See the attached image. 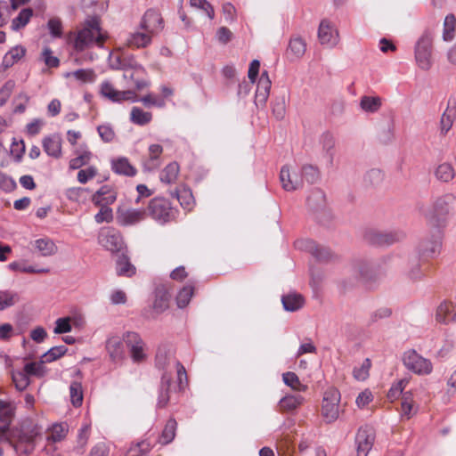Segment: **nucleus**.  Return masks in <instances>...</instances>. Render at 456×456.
Listing matches in <instances>:
<instances>
[{"label": "nucleus", "mask_w": 456, "mask_h": 456, "mask_svg": "<svg viewBox=\"0 0 456 456\" xmlns=\"http://www.w3.org/2000/svg\"><path fill=\"white\" fill-rule=\"evenodd\" d=\"M104 39L98 19L93 18L87 20L86 26L77 32L74 40V48L82 52L94 44L102 45Z\"/></svg>", "instance_id": "nucleus-1"}, {"label": "nucleus", "mask_w": 456, "mask_h": 456, "mask_svg": "<svg viewBox=\"0 0 456 456\" xmlns=\"http://www.w3.org/2000/svg\"><path fill=\"white\" fill-rule=\"evenodd\" d=\"M455 203L456 196L452 193H446L436 198L428 218L437 226L444 225Z\"/></svg>", "instance_id": "nucleus-2"}, {"label": "nucleus", "mask_w": 456, "mask_h": 456, "mask_svg": "<svg viewBox=\"0 0 456 456\" xmlns=\"http://www.w3.org/2000/svg\"><path fill=\"white\" fill-rule=\"evenodd\" d=\"M433 36L425 31L418 39L414 48L415 60L419 69L428 70L432 66Z\"/></svg>", "instance_id": "nucleus-3"}, {"label": "nucleus", "mask_w": 456, "mask_h": 456, "mask_svg": "<svg viewBox=\"0 0 456 456\" xmlns=\"http://www.w3.org/2000/svg\"><path fill=\"white\" fill-rule=\"evenodd\" d=\"M340 392L335 387H329L323 395L322 416L326 423H333L339 417Z\"/></svg>", "instance_id": "nucleus-4"}, {"label": "nucleus", "mask_w": 456, "mask_h": 456, "mask_svg": "<svg viewBox=\"0 0 456 456\" xmlns=\"http://www.w3.org/2000/svg\"><path fill=\"white\" fill-rule=\"evenodd\" d=\"M149 215L159 224H166L175 217V210L171 203L162 197L151 199L148 205Z\"/></svg>", "instance_id": "nucleus-5"}, {"label": "nucleus", "mask_w": 456, "mask_h": 456, "mask_svg": "<svg viewBox=\"0 0 456 456\" xmlns=\"http://www.w3.org/2000/svg\"><path fill=\"white\" fill-rule=\"evenodd\" d=\"M403 362L406 369L418 375H428L433 370L432 362L414 349L403 353Z\"/></svg>", "instance_id": "nucleus-6"}, {"label": "nucleus", "mask_w": 456, "mask_h": 456, "mask_svg": "<svg viewBox=\"0 0 456 456\" xmlns=\"http://www.w3.org/2000/svg\"><path fill=\"white\" fill-rule=\"evenodd\" d=\"M123 339L134 362L139 363L146 360V345L138 333L127 331L124 333Z\"/></svg>", "instance_id": "nucleus-7"}, {"label": "nucleus", "mask_w": 456, "mask_h": 456, "mask_svg": "<svg viewBox=\"0 0 456 456\" xmlns=\"http://www.w3.org/2000/svg\"><path fill=\"white\" fill-rule=\"evenodd\" d=\"M42 432V428L32 421H25L21 425L19 442L16 450H20L23 445L26 446L24 452L29 454L34 450V440Z\"/></svg>", "instance_id": "nucleus-8"}, {"label": "nucleus", "mask_w": 456, "mask_h": 456, "mask_svg": "<svg viewBox=\"0 0 456 456\" xmlns=\"http://www.w3.org/2000/svg\"><path fill=\"white\" fill-rule=\"evenodd\" d=\"M442 248V232L436 230L435 233L421 240L418 246V252L424 259L438 256Z\"/></svg>", "instance_id": "nucleus-9"}, {"label": "nucleus", "mask_w": 456, "mask_h": 456, "mask_svg": "<svg viewBox=\"0 0 456 456\" xmlns=\"http://www.w3.org/2000/svg\"><path fill=\"white\" fill-rule=\"evenodd\" d=\"M317 37L320 44L327 48H334L339 42L338 31L328 19L321 20Z\"/></svg>", "instance_id": "nucleus-10"}, {"label": "nucleus", "mask_w": 456, "mask_h": 456, "mask_svg": "<svg viewBox=\"0 0 456 456\" xmlns=\"http://www.w3.org/2000/svg\"><path fill=\"white\" fill-rule=\"evenodd\" d=\"M139 26L142 30H146L155 37L163 30L164 20L157 10L149 9L142 15Z\"/></svg>", "instance_id": "nucleus-11"}, {"label": "nucleus", "mask_w": 456, "mask_h": 456, "mask_svg": "<svg viewBox=\"0 0 456 456\" xmlns=\"http://www.w3.org/2000/svg\"><path fill=\"white\" fill-rule=\"evenodd\" d=\"M375 441V432L371 427H361L355 436L357 456H368Z\"/></svg>", "instance_id": "nucleus-12"}, {"label": "nucleus", "mask_w": 456, "mask_h": 456, "mask_svg": "<svg viewBox=\"0 0 456 456\" xmlns=\"http://www.w3.org/2000/svg\"><path fill=\"white\" fill-rule=\"evenodd\" d=\"M295 247L300 250L309 252L318 261H327L332 256L331 251L328 248L317 245L314 240L309 239L296 240Z\"/></svg>", "instance_id": "nucleus-13"}, {"label": "nucleus", "mask_w": 456, "mask_h": 456, "mask_svg": "<svg viewBox=\"0 0 456 456\" xmlns=\"http://www.w3.org/2000/svg\"><path fill=\"white\" fill-rule=\"evenodd\" d=\"M101 94L113 102H121L122 101L137 102V95L133 91H118L108 81L102 84Z\"/></svg>", "instance_id": "nucleus-14"}, {"label": "nucleus", "mask_w": 456, "mask_h": 456, "mask_svg": "<svg viewBox=\"0 0 456 456\" xmlns=\"http://www.w3.org/2000/svg\"><path fill=\"white\" fill-rule=\"evenodd\" d=\"M405 237L403 231L373 232L369 234V240L378 246H390Z\"/></svg>", "instance_id": "nucleus-15"}, {"label": "nucleus", "mask_w": 456, "mask_h": 456, "mask_svg": "<svg viewBox=\"0 0 456 456\" xmlns=\"http://www.w3.org/2000/svg\"><path fill=\"white\" fill-rule=\"evenodd\" d=\"M145 218L143 208H119L118 210V223L124 226L134 225Z\"/></svg>", "instance_id": "nucleus-16"}, {"label": "nucleus", "mask_w": 456, "mask_h": 456, "mask_svg": "<svg viewBox=\"0 0 456 456\" xmlns=\"http://www.w3.org/2000/svg\"><path fill=\"white\" fill-rule=\"evenodd\" d=\"M153 37L146 30H142L138 25L134 31L127 35L126 44L131 48H146L151 44Z\"/></svg>", "instance_id": "nucleus-17"}, {"label": "nucleus", "mask_w": 456, "mask_h": 456, "mask_svg": "<svg viewBox=\"0 0 456 456\" xmlns=\"http://www.w3.org/2000/svg\"><path fill=\"white\" fill-rule=\"evenodd\" d=\"M99 242L106 249L115 252L118 251L122 246V237L120 233L113 229H108L102 232L99 235Z\"/></svg>", "instance_id": "nucleus-18"}, {"label": "nucleus", "mask_w": 456, "mask_h": 456, "mask_svg": "<svg viewBox=\"0 0 456 456\" xmlns=\"http://www.w3.org/2000/svg\"><path fill=\"white\" fill-rule=\"evenodd\" d=\"M123 337L110 336L106 340V350L112 362H119L124 358Z\"/></svg>", "instance_id": "nucleus-19"}, {"label": "nucleus", "mask_w": 456, "mask_h": 456, "mask_svg": "<svg viewBox=\"0 0 456 456\" xmlns=\"http://www.w3.org/2000/svg\"><path fill=\"white\" fill-rule=\"evenodd\" d=\"M117 200V192L109 185L102 186L92 197L95 206H107L113 204Z\"/></svg>", "instance_id": "nucleus-20"}, {"label": "nucleus", "mask_w": 456, "mask_h": 456, "mask_svg": "<svg viewBox=\"0 0 456 456\" xmlns=\"http://www.w3.org/2000/svg\"><path fill=\"white\" fill-rule=\"evenodd\" d=\"M306 205L309 210L314 213L326 211V197L320 189H314L306 199Z\"/></svg>", "instance_id": "nucleus-21"}, {"label": "nucleus", "mask_w": 456, "mask_h": 456, "mask_svg": "<svg viewBox=\"0 0 456 456\" xmlns=\"http://www.w3.org/2000/svg\"><path fill=\"white\" fill-rule=\"evenodd\" d=\"M280 179L282 187L286 191H294L302 185V179L294 172H291L288 167H283L280 173Z\"/></svg>", "instance_id": "nucleus-22"}, {"label": "nucleus", "mask_w": 456, "mask_h": 456, "mask_svg": "<svg viewBox=\"0 0 456 456\" xmlns=\"http://www.w3.org/2000/svg\"><path fill=\"white\" fill-rule=\"evenodd\" d=\"M305 403V397L300 394H286L280 399L278 406L280 411H293Z\"/></svg>", "instance_id": "nucleus-23"}, {"label": "nucleus", "mask_w": 456, "mask_h": 456, "mask_svg": "<svg viewBox=\"0 0 456 456\" xmlns=\"http://www.w3.org/2000/svg\"><path fill=\"white\" fill-rule=\"evenodd\" d=\"M353 272L356 274L357 281L367 282L372 279L373 270L370 264L364 260H357L353 265Z\"/></svg>", "instance_id": "nucleus-24"}, {"label": "nucleus", "mask_w": 456, "mask_h": 456, "mask_svg": "<svg viewBox=\"0 0 456 456\" xmlns=\"http://www.w3.org/2000/svg\"><path fill=\"white\" fill-rule=\"evenodd\" d=\"M281 303L284 310L288 312H296L303 307L305 300L300 294L290 292L282 296Z\"/></svg>", "instance_id": "nucleus-25"}, {"label": "nucleus", "mask_w": 456, "mask_h": 456, "mask_svg": "<svg viewBox=\"0 0 456 456\" xmlns=\"http://www.w3.org/2000/svg\"><path fill=\"white\" fill-rule=\"evenodd\" d=\"M306 43L300 37H291L289 43L287 53L292 60L300 59L305 53Z\"/></svg>", "instance_id": "nucleus-26"}, {"label": "nucleus", "mask_w": 456, "mask_h": 456, "mask_svg": "<svg viewBox=\"0 0 456 456\" xmlns=\"http://www.w3.org/2000/svg\"><path fill=\"white\" fill-rule=\"evenodd\" d=\"M136 268L131 264L129 257L121 254L116 261V273L118 276L132 277L135 274Z\"/></svg>", "instance_id": "nucleus-27"}, {"label": "nucleus", "mask_w": 456, "mask_h": 456, "mask_svg": "<svg viewBox=\"0 0 456 456\" xmlns=\"http://www.w3.org/2000/svg\"><path fill=\"white\" fill-rule=\"evenodd\" d=\"M44 151L53 158H60L61 155V139L58 135L45 137L43 140Z\"/></svg>", "instance_id": "nucleus-28"}, {"label": "nucleus", "mask_w": 456, "mask_h": 456, "mask_svg": "<svg viewBox=\"0 0 456 456\" xmlns=\"http://www.w3.org/2000/svg\"><path fill=\"white\" fill-rule=\"evenodd\" d=\"M248 76L249 81L248 82V81L244 80L241 83H240V85H239L238 96L240 98L245 97L248 94V93L250 92V90L256 81V59L253 60L250 62Z\"/></svg>", "instance_id": "nucleus-29"}, {"label": "nucleus", "mask_w": 456, "mask_h": 456, "mask_svg": "<svg viewBox=\"0 0 456 456\" xmlns=\"http://www.w3.org/2000/svg\"><path fill=\"white\" fill-rule=\"evenodd\" d=\"M382 105V100L379 96L363 95L360 99V108L366 113L377 112Z\"/></svg>", "instance_id": "nucleus-30"}, {"label": "nucleus", "mask_w": 456, "mask_h": 456, "mask_svg": "<svg viewBox=\"0 0 456 456\" xmlns=\"http://www.w3.org/2000/svg\"><path fill=\"white\" fill-rule=\"evenodd\" d=\"M179 172L180 167L178 163L171 162L161 171L159 175L160 181L167 184L174 183L178 178Z\"/></svg>", "instance_id": "nucleus-31"}, {"label": "nucleus", "mask_w": 456, "mask_h": 456, "mask_svg": "<svg viewBox=\"0 0 456 456\" xmlns=\"http://www.w3.org/2000/svg\"><path fill=\"white\" fill-rule=\"evenodd\" d=\"M112 169L115 173L127 176H134L136 174L135 168L126 158H119L112 160Z\"/></svg>", "instance_id": "nucleus-32"}, {"label": "nucleus", "mask_w": 456, "mask_h": 456, "mask_svg": "<svg viewBox=\"0 0 456 456\" xmlns=\"http://www.w3.org/2000/svg\"><path fill=\"white\" fill-rule=\"evenodd\" d=\"M16 412V404L12 401L0 400V422L12 423Z\"/></svg>", "instance_id": "nucleus-33"}, {"label": "nucleus", "mask_w": 456, "mask_h": 456, "mask_svg": "<svg viewBox=\"0 0 456 456\" xmlns=\"http://www.w3.org/2000/svg\"><path fill=\"white\" fill-rule=\"evenodd\" d=\"M272 81L267 71H263L258 77V101L265 102L268 99Z\"/></svg>", "instance_id": "nucleus-34"}, {"label": "nucleus", "mask_w": 456, "mask_h": 456, "mask_svg": "<svg viewBox=\"0 0 456 456\" xmlns=\"http://www.w3.org/2000/svg\"><path fill=\"white\" fill-rule=\"evenodd\" d=\"M415 413L416 411L413 409L412 394L411 392H405L402 398L401 419H410Z\"/></svg>", "instance_id": "nucleus-35"}, {"label": "nucleus", "mask_w": 456, "mask_h": 456, "mask_svg": "<svg viewBox=\"0 0 456 456\" xmlns=\"http://www.w3.org/2000/svg\"><path fill=\"white\" fill-rule=\"evenodd\" d=\"M452 308H454V305L452 303L446 301L442 302L436 309V321L444 324L452 322V320L450 319L452 314L453 313Z\"/></svg>", "instance_id": "nucleus-36"}, {"label": "nucleus", "mask_w": 456, "mask_h": 456, "mask_svg": "<svg viewBox=\"0 0 456 456\" xmlns=\"http://www.w3.org/2000/svg\"><path fill=\"white\" fill-rule=\"evenodd\" d=\"M19 301V293L13 290H0V311L15 305Z\"/></svg>", "instance_id": "nucleus-37"}, {"label": "nucleus", "mask_w": 456, "mask_h": 456, "mask_svg": "<svg viewBox=\"0 0 456 456\" xmlns=\"http://www.w3.org/2000/svg\"><path fill=\"white\" fill-rule=\"evenodd\" d=\"M180 202L183 208L191 209L193 206V195L191 191L188 188L176 189L171 193Z\"/></svg>", "instance_id": "nucleus-38"}, {"label": "nucleus", "mask_w": 456, "mask_h": 456, "mask_svg": "<svg viewBox=\"0 0 456 456\" xmlns=\"http://www.w3.org/2000/svg\"><path fill=\"white\" fill-rule=\"evenodd\" d=\"M35 247L44 256H53L57 252L58 249L55 243L48 238L37 240L35 241Z\"/></svg>", "instance_id": "nucleus-39"}, {"label": "nucleus", "mask_w": 456, "mask_h": 456, "mask_svg": "<svg viewBox=\"0 0 456 456\" xmlns=\"http://www.w3.org/2000/svg\"><path fill=\"white\" fill-rule=\"evenodd\" d=\"M320 142L325 152L328 161L332 164L334 159L335 138L330 133H324L321 136Z\"/></svg>", "instance_id": "nucleus-40"}, {"label": "nucleus", "mask_w": 456, "mask_h": 456, "mask_svg": "<svg viewBox=\"0 0 456 456\" xmlns=\"http://www.w3.org/2000/svg\"><path fill=\"white\" fill-rule=\"evenodd\" d=\"M177 428V423L175 419H169L161 433L159 437V443L163 445L168 444L171 443L175 436V431Z\"/></svg>", "instance_id": "nucleus-41"}, {"label": "nucleus", "mask_w": 456, "mask_h": 456, "mask_svg": "<svg viewBox=\"0 0 456 456\" xmlns=\"http://www.w3.org/2000/svg\"><path fill=\"white\" fill-rule=\"evenodd\" d=\"M90 436V426L84 425L78 431L77 437V445L74 447L73 451L78 454L82 455L85 452V448L87 444Z\"/></svg>", "instance_id": "nucleus-42"}, {"label": "nucleus", "mask_w": 456, "mask_h": 456, "mask_svg": "<svg viewBox=\"0 0 456 456\" xmlns=\"http://www.w3.org/2000/svg\"><path fill=\"white\" fill-rule=\"evenodd\" d=\"M152 119V115L151 112L144 111L139 107H133L130 113V120L132 123L144 126L150 123Z\"/></svg>", "instance_id": "nucleus-43"}, {"label": "nucleus", "mask_w": 456, "mask_h": 456, "mask_svg": "<svg viewBox=\"0 0 456 456\" xmlns=\"http://www.w3.org/2000/svg\"><path fill=\"white\" fill-rule=\"evenodd\" d=\"M26 50L22 46L12 47L4 57L3 65L4 68L12 67L15 62L25 55Z\"/></svg>", "instance_id": "nucleus-44"}, {"label": "nucleus", "mask_w": 456, "mask_h": 456, "mask_svg": "<svg viewBox=\"0 0 456 456\" xmlns=\"http://www.w3.org/2000/svg\"><path fill=\"white\" fill-rule=\"evenodd\" d=\"M282 380L284 384L294 391L305 392L307 389V386L300 382L297 375L292 371H288L282 374Z\"/></svg>", "instance_id": "nucleus-45"}, {"label": "nucleus", "mask_w": 456, "mask_h": 456, "mask_svg": "<svg viewBox=\"0 0 456 456\" xmlns=\"http://www.w3.org/2000/svg\"><path fill=\"white\" fill-rule=\"evenodd\" d=\"M435 175L439 181L448 183L454 178L455 171L451 164L443 163L436 167Z\"/></svg>", "instance_id": "nucleus-46"}, {"label": "nucleus", "mask_w": 456, "mask_h": 456, "mask_svg": "<svg viewBox=\"0 0 456 456\" xmlns=\"http://www.w3.org/2000/svg\"><path fill=\"white\" fill-rule=\"evenodd\" d=\"M70 402L74 407H80L83 403V387L82 384L78 381L71 382L69 386Z\"/></svg>", "instance_id": "nucleus-47"}, {"label": "nucleus", "mask_w": 456, "mask_h": 456, "mask_svg": "<svg viewBox=\"0 0 456 456\" xmlns=\"http://www.w3.org/2000/svg\"><path fill=\"white\" fill-rule=\"evenodd\" d=\"M456 28V18L453 14L450 13L445 16L444 21L443 39L450 42L454 38Z\"/></svg>", "instance_id": "nucleus-48"}, {"label": "nucleus", "mask_w": 456, "mask_h": 456, "mask_svg": "<svg viewBox=\"0 0 456 456\" xmlns=\"http://www.w3.org/2000/svg\"><path fill=\"white\" fill-rule=\"evenodd\" d=\"M194 293V288L191 285L184 286L177 294L176 303L179 308L188 305Z\"/></svg>", "instance_id": "nucleus-49"}, {"label": "nucleus", "mask_w": 456, "mask_h": 456, "mask_svg": "<svg viewBox=\"0 0 456 456\" xmlns=\"http://www.w3.org/2000/svg\"><path fill=\"white\" fill-rule=\"evenodd\" d=\"M68 433V427L65 424H54L53 425L50 435L47 437L48 441L53 443L61 442L63 440Z\"/></svg>", "instance_id": "nucleus-50"}, {"label": "nucleus", "mask_w": 456, "mask_h": 456, "mask_svg": "<svg viewBox=\"0 0 456 456\" xmlns=\"http://www.w3.org/2000/svg\"><path fill=\"white\" fill-rule=\"evenodd\" d=\"M33 12L30 8H26L21 10L19 15L12 20V28L13 30H18L20 28H23L29 21Z\"/></svg>", "instance_id": "nucleus-51"}, {"label": "nucleus", "mask_w": 456, "mask_h": 456, "mask_svg": "<svg viewBox=\"0 0 456 456\" xmlns=\"http://www.w3.org/2000/svg\"><path fill=\"white\" fill-rule=\"evenodd\" d=\"M169 387H170V379L167 378L165 375L162 377L160 392L158 398V406L163 408L167 406L169 402Z\"/></svg>", "instance_id": "nucleus-52"}, {"label": "nucleus", "mask_w": 456, "mask_h": 456, "mask_svg": "<svg viewBox=\"0 0 456 456\" xmlns=\"http://www.w3.org/2000/svg\"><path fill=\"white\" fill-rule=\"evenodd\" d=\"M371 362L366 358L360 366H355L353 370V376L356 380L363 381L369 377Z\"/></svg>", "instance_id": "nucleus-53"}, {"label": "nucleus", "mask_w": 456, "mask_h": 456, "mask_svg": "<svg viewBox=\"0 0 456 456\" xmlns=\"http://www.w3.org/2000/svg\"><path fill=\"white\" fill-rule=\"evenodd\" d=\"M68 348L65 346H57L50 348L42 356L43 362H53L66 354Z\"/></svg>", "instance_id": "nucleus-54"}, {"label": "nucleus", "mask_w": 456, "mask_h": 456, "mask_svg": "<svg viewBox=\"0 0 456 456\" xmlns=\"http://www.w3.org/2000/svg\"><path fill=\"white\" fill-rule=\"evenodd\" d=\"M192 8L202 11L210 20L215 17V11L211 4L207 0H190Z\"/></svg>", "instance_id": "nucleus-55"}, {"label": "nucleus", "mask_w": 456, "mask_h": 456, "mask_svg": "<svg viewBox=\"0 0 456 456\" xmlns=\"http://www.w3.org/2000/svg\"><path fill=\"white\" fill-rule=\"evenodd\" d=\"M68 76H72L82 83H92L95 78L94 70L89 69H80L68 74Z\"/></svg>", "instance_id": "nucleus-56"}, {"label": "nucleus", "mask_w": 456, "mask_h": 456, "mask_svg": "<svg viewBox=\"0 0 456 456\" xmlns=\"http://www.w3.org/2000/svg\"><path fill=\"white\" fill-rule=\"evenodd\" d=\"M455 116L454 110L447 109L441 117V132L446 134L452 126Z\"/></svg>", "instance_id": "nucleus-57"}, {"label": "nucleus", "mask_w": 456, "mask_h": 456, "mask_svg": "<svg viewBox=\"0 0 456 456\" xmlns=\"http://www.w3.org/2000/svg\"><path fill=\"white\" fill-rule=\"evenodd\" d=\"M12 381L14 382L16 388L20 391L26 389L30 382L28 376H27V373H24L23 371L13 372Z\"/></svg>", "instance_id": "nucleus-58"}, {"label": "nucleus", "mask_w": 456, "mask_h": 456, "mask_svg": "<svg viewBox=\"0 0 456 456\" xmlns=\"http://www.w3.org/2000/svg\"><path fill=\"white\" fill-rule=\"evenodd\" d=\"M319 178V171L316 167L306 165L302 167V177L301 179H305L309 183H315Z\"/></svg>", "instance_id": "nucleus-59"}, {"label": "nucleus", "mask_w": 456, "mask_h": 456, "mask_svg": "<svg viewBox=\"0 0 456 456\" xmlns=\"http://www.w3.org/2000/svg\"><path fill=\"white\" fill-rule=\"evenodd\" d=\"M407 276L412 281H417L423 277V272L420 268V265L416 258L409 263Z\"/></svg>", "instance_id": "nucleus-60"}, {"label": "nucleus", "mask_w": 456, "mask_h": 456, "mask_svg": "<svg viewBox=\"0 0 456 456\" xmlns=\"http://www.w3.org/2000/svg\"><path fill=\"white\" fill-rule=\"evenodd\" d=\"M383 173L381 170L373 168L366 173L364 175V182L370 185H378L383 180Z\"/></svg>", "instance_id": "nucleus-61"}, {"label": "nucleus", "mask_w": 456, "mask_h": 456, "mask_svg": "<svg viewBox=\"0 0 456 456\" xmlns=\"http://www.w3.org/2000/svg\"><path fill=\"white\" fill-rule=\"evenodd\" d=\"M100 211L94 216V220L97 224L103 222L110 223L113 219V212L110 207L99 206Z\"/></svg>", "instance_id": "nucleus-62"}, {"label": "nucleus", "mask_w": 456, "mask_h": 456, "mask_svg": "<svg viewBox=\"0 0 456 456\" xmlns=\"http://www.w3.org/2000/svg\"><path fill=\"white\" fill-rule=\"evenodd\" d=\"M406 383V380L401 379L398 382L393 384L387 392V398L393 402L394 400L397 399L401 395H403L404 393L403 392Z\"/></svg>", "instance_id": "nucleus-63"}, {"label": "nucleus", "mask_w": 456, "mask_h": 456, "mask_svg": "<svg viewBox=\"0 0 456 456\" xmlns=\"http://www.w3.org/2000/svg\"><path fill=\"white\" fill-rule=\"evenodd\" d=\"M90 159H91V152L84 151L83 153L79 154L77 157L70 159L69 168L70 169H78L81 167L87 164L89 162Z\"/></svg>", "instance_id": "nucleus-64"}]
</instances>
